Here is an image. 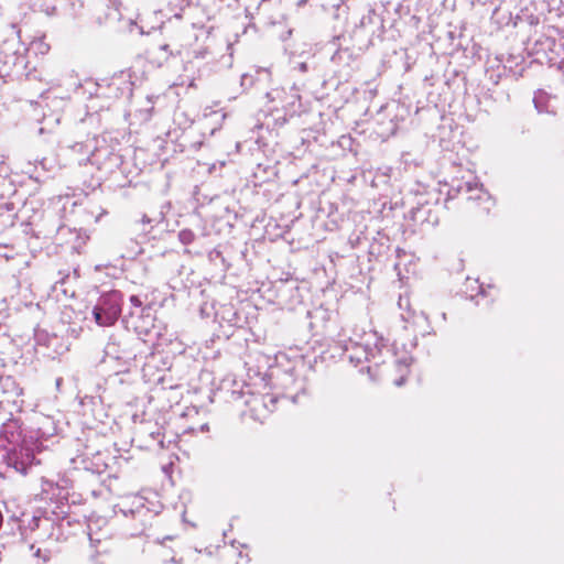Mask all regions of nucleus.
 <instances>
[{"mask_svg": "<svg viewBox=\"0 0 564 564\" xmlns=\"http://www.w3.org/2000/svg\"><path fill=\"white\" fill-rule=\"evenodd\" d=\"M451 191H455L457 194L466 195L467 199L484 204L485 209H489L491 206V197L489 193L484 188L478 178L471 173L463 176L462 180H453Z\"/></svg>", "mask_w": 564, "mask_h": 564, "instance_id": "obj_6", "label": "nucleus"}, {"mask_svg": "<svg viewBox=\"0 0 564 564\" xmlns=\"http://www.w3.org/2000/svg\"><path fill=\"white\" fill-rule=\"evenodd\" d=\"M33 555H34L35 557H37V558H42V561H43V562H46V561L48 560V554H47V553L42 554V550H41V547H37V549L34 551Z\"/></svg>", "mask_w": 564, "mask_h": 564, "instance_id": "obj_31", "label": "nucleus"}, {"mask_svg": "<svg viewBox=\"0 0 564 564\" xmlns=\"http://www.w3.org/2000/svg\"><path fill=\"white\" fill-rule=\"evenodd\" d=\"M54 529V522L47 517H33L29 520L28 525L23 528L22 534L25 538H33L37 530L50 531Z\"/></svg>", "mask_w": 564, "mask_h": 564, "instance_id": "obj_18", "label": "nucleus"}, {"mask_svg": "<svg viewBox=\"0 0 564 564\" xmlns=\"http://www.w3.org/2000/svg\"><path fill=\"white\" fill-rule=\"evenodd\" d=\"M122 294L119 291H110L100 295L91 314L98 326L107 327L113 325L121 314Z\"/></svg>", "mask_w": 564, "mask_h": 564, "instance_id": "obj_2", "label": "nucleus"}, {"mask_svg": "<svg viewBox=\"0 0 564 564\" xmlns=\"http://www.w3.org/2000/svg\"><path fill=\"white\" fill-rule=\"evenodd\" d=\"M199 412L196 408H188L183 415L180 417L178 430L180 433L193 434L197 432H207L208 424L206 422H195V419H198Z\"/></svg>", "mask_w": 564, "mask_h": 564, "instance_id": "obj_16", "label": "nucleus"}, {"mask_svg": "<svg viewBox=\"0 0 564 564\" xmlns=\"http://www.w3.org/2000/svg\"><path fill=\"white\" fill-rule=\"evenodd\" d=\"M394 130H395V124L392 121H390V128L382 130L380 133L381 134H392V133H394Z\"/></svg>", "mask_w": 564, "mask_h": 564, "instance_id": "obj_32", "label": "nucleus"}, {"mask_svg": "<svg viewBox=\"0 0 564 564\" xmlns=\"http://www.w3.org/2000/svg\"><path fill=\"white\" fill-rule=\"evenodd\" d=\"M344 356L355 367H360V371H367L371 379L378 375V367L391 361L397 368L400 377L394 380L395 386H401L412 362V357L408 351H403L400 357L388 349L384 339L376 330H365L355 328L348 339L343 340L341 345Z\"/></svg>", "mask_w": 564, "mask_h": 564, "instance_id": "obj_1", "label": "nucleus"}, {"mask_svg": "<svg viewBox=\"0 0 564 564\" xmlns=\"http://www.w3.org/2000/svg\"><path fill=\"white\" fill-rule=\"evenodd\" d=\"M66 230H68V229H67V228H65V227H61V228L58 229V235H63Z\"/></svg>", "mask_w": 564, "mask_h": 564, "instance_id": "obj_40", "label": "nucleus"}, {"mask_svg": "<svg viewBox=\"0 0 564 564\" xmlns=\"http://www.w3.org/2000/svg\"><path fill=\"white\" fill-rule=\"evenodd\" d=\"M121 29H126L130 33L137 32L139 34H143V30L139 28L138 24L131 19L123 21V25L121 26Z\"/></svg>", "mask_w": 564, "mask_h": 564, "instance_id": "obj_25", "label": "nucleus"}, {"mask_svg": "<svg viewBox=\"0 0 564 564\" xmlns=\"http://www.w3.org/2000/svg\"><path fill=\"white\" fill-rule=\"evenodd\" d=\"M34 348L37 354L51 359L64 355L69 349L63 337L41 328L34 330Z\"/></svg>", "mask_w": 564, "mask_h": 564, "instance_id": "obj_7", "label": "nucleus"}, {"mask_svg": "<svg viewBox=\"0 0 564 564\" xmlns=\"http://www.w3.org/2000/svg\"><path fill=\"white\" fill-rule=\"evenodd\" d=\"M193 84H194V79L192 78V79L189 80V83H188V86H193Z\"/></svg>", "mask_w": 564, "mask_h": 564, "instance_id": "obj_44", "label": "nucleus"}, {"mask_svg": "<svg viewBox=\"0 0 564 564\" xmlns=\"http://www.w3.org/2000/svg\"><path fill=\"white\" fill-rule=\"evenodd\" d=\"M55 530H56L55 528L53 530H50V531L37 530L33 534V538H31V539L34 540V542H36V543L44 542V541L50 540V539H57V536H54Z\"/></svg>", "mask_w": 564, "mask_h": 564, "instance_id": "obj_23", "label": "nucleus"}, {"mask_svg": "<svg viewBox=\"0 0 564 564\" xmlns=\"http://www.w3.org/2000/svg\"><path fill=\"white\" fill-rule=\"evenodd\" d=\"M304 2H305V0H300V1H299V4H302V3H304Z\"/></svg>", "mask_w": 564, "mask_h": 564, "instance_id": "obj_46", "label": "nucleus"}, {"mask_svg": "<svg viewBox=\"0 0 564 564\" xmlns=\"http://www.w3.org/2000/svg\"><path fill=\"white\" fill-rule=\"evenodd\" d=\"M232 400H242L256 420H263L275 409L276 397L271 393H254L250 389L231 392Z\"/></svg>", "mask_w": 564, "mask_h": 564, "instance_id": "obj_3", "label": "nucleus"}, {"mask_svg": "<svg viewBox=\"0 0 564 564\" xmlns=\"http://www.w3.org/2000/svg\"><path fill=\"white\" fill-rule=\"evenodd\" d=\"M208 54H209V52H208L207 47H199V48L193 51V56L195 58H205L208 56Z\"/></svg>", "mask_w": 564, "mask_h": 564, "instance_id": "obj_28", "label": "nucleus"}, {"mask_svg": "<svg viewBox=\"0 0 564 564\" xmlns=\"http://www.w3.org/2000/svg\"><path fill=\"white\" fill-rule=\"evenodd\" d=\"M25 52L26 47L20 42L18 36L6 40L0 46V56L4 57L3 63L6 67H23L25 65ZM3 72L8 74L9 69L4 68L1 73Z\"/></svg>", "mask_w": 564, "mask_h": 564, "instance_id": "obj_11", "label": "nucleus"}, {"mask_svg": "<svg viewBox=\"0 0 564 564\" xmlns=\"http://www.w3.org/2000/svg\"><path fill=\"white\" fill-rule=\"evenodd\" d=\"M50 44L46 43L43 36L34 39L29 46V51L33 52L36 55H45L50 51Z\"/></svg>", "mask_w": 564, "mask_h": 564, "instance_id": "obj_22", "label": "nucleus"}, {"mask_svg": "<svg viewBox=\"0 0 564 564\" xmlns=\"http://www.w3.org/2000/svg\"><path fill=\"white\" fill-rule=\"evenodd\" d=\"M95 137L87 138L85 142H75L66 147V155L78 165L90 164Z\"/></svg>", "mask_w": 564, "mask_h": 564, "instance_id": "obj_15", "label": "nucleus"}, {"mask_svg": "<svg viewBox=\"0 0 564 564\" xmlns=\"http://www.w3.org/2000/svg\"><path fill=\"white\" fill-rule=\"evenodd\" d=\"M46 15L52 17L56 13L55 6H45L41 9Z\"/></svg>", "mask_w": 564, "mask_h": 564, "instance_id": "obj_30", "label": "nucleus"}, {"mask_svg": "<svg viewBox=\"0 0 564 564\" xmlns=\"http://www.w3.org/2000/svg\"><path fill=\"white\" fill-rule=\"evenodd\" d=\"M467 290H477V294H470V299L487 297L491 295L492 288L489 285L487 289L478 282V280L467 279Z\"/></svg>", "mask_w": 564, "mask_h": 564, "instance_id": "obj_21", "label": "nucleus"}, {"mask_svg": "<svg viewBox=\"0 0 564 564\" xmlns=\"http://www.w3.org/2000/svg\"><path fill=\"white\" fill-rule=\"evenodd\" d=\"M405 302L406 305H409V300L408 299H403V297H400L399 300V306L400 307H403V303Z\"/></svg>", "mask_w": 564, "mask_h": 564, "instance_id": "obj_37", "label": "nucleus"}, {"mask_svg": "<svg viewBox=\"0 0 564 564\" xmlns=\"http://www.w3.org/2000/svg\"><path fill=\"white\" fill-rule=\"evenodd\" d=\"M231 545L236 549H239V547H243L245 545L240 544V543H237L236 541H232L231 542Z\"/></svg>", "mask_w": 564, "mask_h": 564, "instance_id": "obj_38", "label": "nucleus"}, {"mask_svg": "<svg viewBox=\"0 0 564 564\" xmlns=\"http://www.w3.org/2000/svg\"><path fill=\"white\" fill-rule=\"evenodd\" d=\"M17 187L10 177V167L4 164V158L0 159V216L4 213L13 212L14 204L12 196L15 194Z\"/></svg>", "mask_w": 564, "mask_h": 564, "instance_id": "obj_10", "label": "nucleus"}, {"mask_svg": "<svg viewBox=\"0 0 564 564\" xmlns=\"http://www.w3.org/2000/svg\"><path fill=\"white\" fill-rule=\"evenodd\" d=\"M533 102L540 113H554L556 109V97L543 89L534 93Z\"/></svg>", "mask_w": 564, "mask_h": 564, "instance_id": "obj_17", "label": "nucleus"}, {"mask_svg": "<svg viewBox=\"0 0 564 564\" xmlns=\"http://www.w3.org/2000/svg\"><path fill=\"white\" fill-rule=\"evenodd\" d=\"M155 318L151 312V308L147 307V310H141V314L134 316V312H130L129 318L127 323L131 326L134 332L140 336L150 337L152 335H159V332L155 330Z\"/></svg>", "mask_w": 564, "mask_h": 564, "instance_id": "obj_12", "label": "nucleus"}, {"mask_svg": "<svg viewBox=\"0 0 564 564\" xmlns=\"http://www.w3.org/2000/svg\"><path fill=\"white\" fill-rule=\"evenodd\" d=\"M130 303L132 306L131 312H134V316H137L138 314H141V310H147L145 307H142V302L139 299V296H137V295L130 296Z\"/></svg>", "mask_w": 564, "mask_h": 564, "instance_id": "obj_26", "label": "nucleus"}, {"mask_svg": "<svg viewBox=\"0 0 564 564\" xmlns=\"http://www.w3.org/2000/svg\"><path fill=\"white\" fill-rule=\"evenodd\" d=\"M171 561H172L173 563H175V564H181V562H180V561H177V560H175L174 557H173Z\"/></svg>", "mask_w": 564, "mask_h": 564, "instance_id": "obj_42", "label": "nucleus"}, {"mask_svg": "<svg viewBox=\"0 0 564 564\" xmlns=\"http://www.w3.org/2000/svg\"><path fill=\"white\" fill-rule=\"evenodd\" d=\"M560 45H561V46L563 47V50H564V39H561V44H560Z\"/></svg>", "mask_w": 564, "mask_h": 564, "instance_id": "obj_43", "label": "nucleus"}, {"mask_svg": "<svg viewBox=\"0 0 564 564\" xmlns=\"http://www.w3.org/2000/svg\"><path fill=\"white\" fill-rule=\"evenodd\" d=\"M22 427L19 420L10 417L0 427V449H7L9 445L22 443Z\"/></svg>", "mask_w": 564, "mask_h": 564, "instance_id": "obj_13", "label": "nucleus"}, {"mask_svg": "<svg viewBox=\"0 0 564 564\" xmlns=\"http://www.w3.org/2000/svg\"><path fill=\"white\" fill-rule=\"evenodd\" d=\"M297 68H299L300 72L304 73V72L307 70V65H306V63H300L297 65Z\"/></svg>", "mask_w": 564, "mask_h": 564, "instance_id": "obj_35", "label": "nucleus"}, {"mask_svg": "<svg viewBox=\"0 0 564 564\" xmlns=\"http://www.w3.org/2000/svg\"><path fill=\"white\" fill-rule=\"evenodd\" d=\"M557 68L560 72H562L564 74V58L560 61Z\"/></svg>", "mask_w": 564, "mask_h": 564, "instance_id": "obj_36", "label": "nucleus"}, {"mask_svg": "<svg viewBox=\"0 0 564 564\" xmlns=\"http://www.w3.org/2000/svg\"><path fill=\"white\" fill-rule=\"evenodd\" d=\"M88 536L91 543L100 542L102 539V536H95L91 521L88 523Z\"/></svg>", "mask_w": 564, "mask_h": 564, "instance_id": "obj_29", "label": "nucleus"}, {"mask_svg": "<svg viewBox=\"0 0 564 564\" xmlns=\"http://www.w3.org/2000/svg\"><path fill=\"white\" fill-rule=\"evenodd\" d=\"M208 256H209V259H210L212 261H213V260H215L216 258H221V253H220V251H218V250H216V249H215V250H213V251H210Z\"/></svg>", "mask_w": 564, "mask_h": 564, "instance_id": "obj_33", "label": "nucleus"}, {"mask_svg": "<svg viewBox=\"0 0 564 564\" xmlns=\"http://www.w3.org/2000/svg\"><path fill=\"white\" fill-rule=\"evenodd\" d=\"M187 46V42L181 37H177L173 43L162 44L159 46V52L163 53L162 59H167L170 55L181 54L182 48Z\"/></svg>", "mask_w": 564, "mask_h": 564, "instance_id": "obj_19", "label": "nucleus"}, {"mask_svg": "<svg viewBox=\"0 0 564 564\" xmlns=\"http://www.w3.org/2000/svg\"><path fill=\"white\" fill-rule=\"evenodd\" d=\"M178 239L183 245L187 246L194 241L195 235L191 229H182L178 232Z\"/></svg>", "mask_w": 564, "mask_h": 564, "instance_id": "obj_24", "label": "nucleus"}, {"mask_svg": "<svg viewBox=\"0 0 564 564\" xmlns=\"http://www.w3.org/2000/svg\"><path fill=\"white\" fill-rule=\"evenodd\" d=\"M31 446L26 438L22 443L7 448L6 462L9 467L14 468L21 474H26L28 469L34 465L40 464L35 457V451L40 452V445L34 443Z\"/></svg>", "mask_w": 564, "mask_h": 564, "instance_id": "obj_4", "label": "nucleus"}, {"mask_svg": "<svg viewBox=\"0 0 564 564\" xmlns=\"http://www.w3.org/2000/svg\"><path fill=\"white\" fill-rule=\"evenodd\" d=\"M122 163L121 155L115 147L108 144L104 137H95L90 164L98 170L112 172Z\"/></svg>", "mask_w": 564, "mask_h": 564, "instance_id": "obj_5", "label": "nucleus"}, {"mask_svg": "<svg viewBox=\"0 0 564 564\" xmlns=\"http://www.w3.org/2000/svg\"><path fill=\"white\" fill-rule=\"evenodd\" d=\"M267 98L271 102H278L274 108L278 109L281 106L285 113L290 116L299 113L301 109V96L295 85L290 86L288 90L285 88H274L267 93Z\"/></svg>", "mask_w": 564, "mask_h": 564, "instance_id": "obj_8", "label": "nucleus"}, {"mask_svg": "<svg viewBox=\"0 0 564 564\" xmlns=\"http://www.w3.org/2000/svg\"><path fill=\"white\" fill-rule=\"evenodd\" d=\"M40 164L42 165V167H43L44 170H48V169H47V166H46V164H45V159L41 160V161H40Z\"/></svg>", "mask_w": 564, "mask_h": 564, "instance_id": "obj_39", "label": "nucleus"}, {"mask_svg": "<svg viewBox=\"0 0 564 564\" xmlns=\"http://www.w3.org/2000/svg\"><path fill=\"white\" fill-rule=\"evenodd\" d=\"M43 487H44V490H45V491H47V490H48V488H53V482H52V481H50V480H45V481L43 482Z\"/></svg>", "mask_w": 564, "mask_h": 564, "instance_id": "obj_34", "label": "nucleus"}, {"mask_svg": "<svg viewBox=\"0 0 564 564\" xmlns=\"http://www.w3.org/2000/svg\"><path fill=\"white\" fill-rule=\"evenodd\" d=\"M538 59H539V61H543V59H547V61H550V59H552V57H549V56H539V57H538Z\"/></svg>", "mask_w": 564, "mask_h": 564, "instance_id": "obj_41", "label": "nucleus"}, {"mask_svg": "<svg viewBox=\"0 0 564 564\" xmlns=\"http://www.w3.org/2000/svg\"><path fill=\"white\" fill-rule=\"evenodd\" d=\"M149 512L145 507V499L139 495H131L122 498L116 506V513H121L124 517H142Z\"/></svg>", "mask_w": 564, "mask_h": 564, "instance_id": "obj_14", "label": "nucleus"}, {"mask_svg": "<svg viewBox=\"0 0 564 564\" xmlns=\"http://www.w3.org/2000/svg\"><path fill=\"white\" fill-rule=\"evenodd\" d=\"M383 31V20L372 9L367 6L359 19V22L355 25V33L360 36H365L369 42L376 36H381Z\"/></svg>", "mask_w": 564, "mask_h": 564, "instance_id": "obj_9", "label": "nucleus"}, {"mask_svg": "<svg viewBox=\"0 0 564 564\" xmlns=\"http://www.w3.org/2000/svg\"><path fill=\"white\" fill-rule=\"evenodd\" d=\"M238 555H239V557H242V556H243V555H242V551H241V550H239Z\"/></svg>", "mask_w": 564, "mask_h": 564, "instance_id": "obj_45", "label": "nucleus"}, {"mask_svg": "<svg viewBox=\"0 0 564 564\" xmlns=\"http://www.w3.org/2000/svg\"><path fill=\"white\" fill-rule=\"evenodd\" d=\"M57 489L59 490L58 495H67V489L69 487V481L67 479H62L56 484Z\"/></svg>", "mask_w": 564, "mask_h": 564, "instance_id": "obj_27", "label": "nucleus"}, {"mask_svg": "<svg viewBox=\"0 0 564 564\" xmlns=\"http://www.w3.org/2000/svg\"><path fill=\"white\" fill-rule=\"evenodd\" d=\"M105 356L109 359L121 361L123 365H128L132 360V355L124 352L118 354V345L116 343H108L105 348Z\"/></svg>", "mask_w": 564, "mask_h": 564, "instance_id": "obj_20", "label": "nucleus"}]
</instances>
